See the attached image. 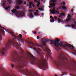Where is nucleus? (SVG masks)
Masks as SVG:
<instances>
[{"instance_id": "obj_15", "label": "nucleus", "mask_w": 76, "mask_h": 76, "mask_svg": "<svg viewBox=\"0 0 76 76\" xmlns=\"http://www.w3.org/2000/svg\"><path fill=\"white\" fill-rule=\"evenodd\" d=\"M36 12H35L34 13V15H35L36 16H38V15L39 16V15H38V13L37 12H39V11L38 10H36Z\"/></svg>"}, {"instance_id": "obj_25", "label": "nucleus", "mask_w": 76, "mask_h": 76, "mask_svg": "<svg viewBox=\"0 0 76 76\" xmlns=\"http://www.w3.org/2000/svg\"><path fill=\"white\" fill-rule=\"evenodd\" d=\"M60 15L61 16H65V14L64 13H62Z\"/></svg>"}, {"instance_id": "obj_11", "label": "nucleus", "mask_w": 76, "mask_h": 76, "mask_svg": "<svg viewBox=\"0 0 76 76\" xmlns=\"http://www.w3.org/2000/svg\"><path fill=\"white\" fill-rule=\"evenodd\" d=\"M6 1L5 0H4L2 4H1L2 6H3L4 7H7V6H6Z\"/></svg>"}, {"instance_id": "obj_60", "label": "nucleus", "mask_w": 76, "mask_h": 76, "mask_svg": "<svg viewBox=\"0 0 76 76\" xmlns=\"http://www.w3.org/2000/svg\"><path fill=\"white\" fill-rule=\"evenodd\" d=\"M72 15H73V14H72Z\"/></svg>"}, {"instance_id": "obj_51", "label": "nucleus", "mask_w": 76, "mask_h": 76, "mask_svg": "<svg viewBox=\"0 0 76 76\" xmlns=\"http://www.w3.org/2000/svg\"><path fill=\"white\" fill-rule=\"evenodd\" d=\"M64 75H65V74H62V76H64Z\"/></svg>"}, {"instance_id": "obj_2", "label": "nucleus", "mask_w": 76, "mask_h": 76, "mask_svg": "<svg viewBox=\"0 0 76 76\" xmlns=\"http://www.w3.org/2000/svg\"><path fill=\"white\" fill-rule=\"evenodd\" d=\"M10 34H11L12 37L14 38L12 40H10L6 43V47L4 48L0 49V52L3 55H7V51L6 49H10L11 48V45H13L14 47H15L17 50L20 49L22 51V53L23 52V50L22 48H19V46L20 45V43L18 42L17 41H19V42H23L24 40L21 39L22 37V35L20 34L19 35V37L15 35V34L13 32H10Z\"/></svg>"}, {"instance_id": "obj_31", "label": "nucleus", "mask_w": 76, "mask_h": 76, "mask_svg": "<svg viewBox=\"0 0 76 76\" xmlns=\"http://www.w3.org/2000/svg\"><path fill=\"white\" fill-rule=\"evenodd\" d=\"M29 11H30V13H32V12H34V11L32 10H30Z\"/></svg>"}, {"instance_id": "obj_47", "label": "nucleus", "mask_w": 76, "mask_h": 76, "mask_svg": "<svg viewBox=\"0 0 76 76\" xmlns=\"http://www.w3.org/2000/svg\"><path fill=\"white\" fill-rule=\"evenodd\" d=\"M74 54H76V51H74Z\"/></svg>"}, {"instance_id": "obj_46", "label": "nucleus", "mask_w": 76, "mask_h": 76, "mask_svg": "<svg viewBox=\"0 0 76 76\" xmlns=\"http://www.w3.org/2000/svg\"><path fill=\"white\" fill-rule=\"evenodd\" d=\"M63 5H65V2H63Z\"/></svg>"}, {"instance_id": "obj_10", "label": "nucleus", "mask_w": 76, "mask_h": 76, "mask_svg": "<svg viewBox=\"0 0 76 76\" xmlns=\"http://www.w3.org/2000/svg\"><path fill=\"white\" fill-rule=\"evenodd\" d=\"M61 8H62V9H64V10H66V9H67L66 7L64 6H62V7H58L57 9V10H58V9H61Z\"/></svg>"}, {"instance_id": "obj_1", "label": "nucleus", "mask_w": 76, "mask_h": 76, "mask_svg": "<svg viewBox=\"0 0 76 76\" xmlns=\"http://www.w3.org/2000/svg\"><path fill=\"white\" fill-rule=\"evenodd\" d=\"M38 53L39 56H40L41 57V58L37 61V58L29 52L27 53V56L26 58L22 59V56H19L18 53L15 51L14 55L12 56V60L13 62L18 63V64L20 65V68H23L26 66V64L27 63L28 60H30L32 64H37L40 69H41L44 71L46 70V69L48 68L47 60L44 58V56L42 53Z\"/></svg>"}, {"instance_id": "obj_32", "label": "nucleus", "mask_w": 76, "mask_h": 76, "mask_svg": "<svg viewBox=\"0 0 76 76\" xmlns=\"http://www.w3.org/2000/svg\"><path fill=\"white\" fill-rule=\"evenodd\" d=\"M38 50L40 51H41V52H42L43 51H42V50H41L40 48H39Z\"/></svg>"}, {"instance_id": "obj_9", "label": "nucleus", "mask_w": 76, "mask_h": 76, "mask_svg": "<svg viewBox=\"0 0 76 76\" xmlns=\"http://www.w3.org/2000/svg\"><path fill=\"white\" fill-rule=\"evenodd\" d=\"M16 2L18 5H21L23 3V2L21 1V0H16Z\"/></svg>"}, {"instance_id": "obj_22", "label": "nucleus", "mask_w": 76, "mask_h": 76, "mask_svg": "<svg viewBox=\"0 0 76 76\" xmlns=\"http://www.w3.org/2000/svg\"><path fill=\"white\" fill-rule=\"evenodd\" d=\"M50 5H51L52 7H55V6H56V4H50Z\"/></svg>"}, {"instance_id": "obj_17", "label": "nucleus", "mask_w": 76, "mask_h": 76, "mask_svg": "<svg viewBox=\"0 0 76 76\" xmlns=\"http://www.w3.org/2000/svg\"><path fill=\"white\" fill-rule=\"evenodd\" d=\"M12 12L13 13H15L17 12V10L15 9H14L12 11Z\"/></svg>"}, {"instance_id": "obj_41", "label": "nucleus", "mask_w": 76, "mask_h": 76, "mask_svg": "<svg viewBox=\"0 0 76 76\" xmlns=\"http://www.w3.org/2000/svg\"><path fill=\"white\" fill-rule=\"evenodd\" d=\"M50 18L52 19V18H53V17H52L51 16H50Z\"/></svg>"}, {"instance_id": "obj_20", "label": "nucleus", "mask_w": 76, "mask_h": 76, "mask_svg": "<svg viewBox=\"0 0 76 76\" xmlns=\"http://www.w3.org/2000/svg\"><path fill=\"white\" fill-rule=\"evenodd\" d=\"M72 28H75V27H76V24H73L72 26Z\"/></svg>"}, {"instance_id": "obj_8", "label": "nucleus", "mask_w": 76, "mask_h": 76, "mask_svg": "<svg viewBox=\"0 0 76 76\" xmlns=\"http://www.w3.org/2000/svg\"><path fill=\"white\" fill-rule=\"evenodd\" d=\"M50 13L54 14H56V13H58V11H56V9L55 8L53 9V10H50Z\"/></svg>"}, {"instance_id": "obj_23", "label": "nucleus", "mask_w": 76, "mask_h": 76, "mask_svg": "<svg viewBox=\"0 0 76 76\" xmlns=\"http://www.w3.org/2000/svg\"><path fill=\"white\" fill-rule=\"evenodd\" d=\"M39 10H40V11H44V8H39Z\"/></svg>"}, {"instance_id": "obj_49", "label": "nucleus", "mask_w": 76, "mask_h": 76, "mask_svg": "<svg viewBox=\"0 0 76 76\" xmlns=\"http://www.w3.org/2000/svg\"><path fill=\"white\" fill-rule=\"evenodd\" d=\"M61 15L60 16H59V18H60V17H61Z\"/></svg>"}, {"instance_id": "obj_39", "label": "nucleus", "mask_w": 76, "mask_h": 76, "mask_svg": "<svg viewBox=\"0 0 76 76\" xmlns=\"http://www.w3.org/2000/svg\"><path fill=\"white\" fill-rule=\"evenodd\" d=\"M37 7H39V5H37Z\"/></svg>"}, {"instance_id": "obj_44", "label": "nucleus", "mask_w": 76, "mask_h": 76, "mask_svg": "<svg viewBox=\"0 0 76 76\" xmlns=\"http://www.w3.org/2000/svg\"><path fill=\"white\" fill-rule=\"evenodd\" d=\"M26 1L24 2V4L26 5Z\"/></svg>"}, {"instance_id": "obj_34", "label": "nucleus", "mask_w": 76, "mask_h": 76, "mask_svg": "<svg viewBox=\"0 0 76 76\" xmlns=\"http://www.w3.org/2000/svg\"><path fill=\"white\" fill-rule=\"evenodd\" d=\"M54 18L55 20H56V19H57V17L56 16H55L54 17Z\"/></svg>"}, {"instance_id": "obj_29", "label": "nucleus", "mask_w": 76, "mask_h": 76, "mask_svg": "<svg viewBox=\"0 0 76 76\" xmlns=\"http://www.w3.org/2000/svg\"><path fill=\"white\" fill-rule=\"evenodd\" d=\"M12 0H8V1L9 2V4H11L12 3V1H11Z\"/></svg>"}, {"instance_id": "obj_12", "label": "nucleus", "mask_w": 76, "mask_h": 76, "mask_svg": "<svg viewBox=\"0 0 76 76\" xmlns=\"http://www.w3.org/2000/svg\"><path fill=\"white\" fill-rule=\"evenodd\" d=\"M28 16L31 19V18H34V15L32 13H30L29 15H28Z\"/></svg>"}, {"instance_id": "obj_16", "label": "nucleus", "mask_w": 76, "mask_h": 76, "mask_svg": "<svg viewBox=\"0 0 76 76\" xmlns=\"http://www.w3.org/2000/svg\"><path fill=\"white\" fill-rule=\"evenodd\" d=\"M29 4H30L29 5V6H30L29 8H32V4H33V3L32 2H30Z\"/></svg>"}, {"instance_id": "obj_6", "label": "nucleus", "mask_w": 76, "mask_h": 76, "mask_svg": "<svg viewBox=\"0 0 76 76\" xmlns=\"http://www.w3.org/2000/svg\"><path fill=\"white\" fill-rule=\"evenodd\" d=\"M16 14L17 17H22L25 16V12L20 10L17 11Z\"/></svg>"}, {"instance_id": "obj_61", "label": "nucleus", "mask_w": 76, "mask_h": 76, "mask_svg": "<svg viewBox=\"0 0 76 76\" xmlns=\"http://www.w3.org/2000/svg\"><path fill=\"white\" fill-rule=\"evenodd\" d=\"M62 4H61V5H62Z\"/></svg>"}, {"instance_id": "obj_24", "label": "nucleus", "mask_w": 76, "mask_h": 76, "mask_svg": "<svg viewBox=\"0 0 76 76\" xmlns=\"http://www.w3.org/2000/svg\"><path fill=\"white\" fill-rule=\"evenodd\" d=\"M10 7L9 6H8L7 7H6L5 8V10H8V9H10Z\"/></svg>"}, {"instance_id": "obj_55", "label": "nucleus", "mask_w": 76, "mask_h": 76, "mask_svg": "<svg viewBox=\"0 0 76 76\" xmlns=\"http://www.w3.org/2000/svg\"><path fill=\"white\" fill-rule=\"evenodd\" d=\"M74 22L75 23H76V21L74 20Z\"/></svg>"}, {"instance_id": "obj_18", "label": "nucleus", "mask_w": 76, "mask_h": 76, "mask_svg": "<svg viewBox=\"0 0 76 76\" xmlns=\"http://www.w3.org/2000/svg\"><path fill=\"white\" fill-rule=\"evenodd\" d=\"M0 27L1 28H2V29H3L6 32H9L8 30H7L4 27H2L1 26H0Z\"/></svg>"}, {"instance_id": "obj_19", "label": "nucleus", "mask_w": 76, "mask_h": 76, "mask_svg": "<svg viewBox=\"0 0 76 76\" xmlns=\"http://www.w3.org/2000/svg\"><path fill=\"white\" fill-rule=\"evenodd\" d=\"M70 20H71V18H68L66 19V22H68L69 21H70Z\"/></svg>"}, {"instance_id": "obj_59", "label": "nucleus", "mask_w": 76, "mask_h": 76, "mask_svg": "<svg viewBox=\"0 0 76 76\" xmlns=\"http://www.w3.org/2000/svg\"><path fill=\"white\" fill-rule=\"evenodd\" d=\"M29 39V38H27V39H26L27 40V39Z\"/></svg>"}, {"instance_id": "obj_52", "label": "nucleus", "mask_w": 76, "mask_h": 76, "mask_svg": "<svg viewBox=\"0 0 76 76\" xmlns=\"http://www.w3.org/2000/svg\"><path fill=\"white\" fill-rule=\"evenodd\" d=\"M58 15H59V14H60V13H59L58 12Z\"/></svg>"}, {"instance_id": "obj_58", "label": "nucleus", "mask_w": 76, "mask_h": 76, "mask_svg": "<svg viewBox=\"0 0 76 76\" xmlns=\"http://www.w3.org/2000/svg\"><path fill=\"white\" fill-rule=\"evenodd\" d=\"M69 14H68V16H69Z\"/></svg>"}, {"instance_id": "obj_28", "label": "nucleus", "mask_w": 76, "mask_h": 76, "mask_svg": "<svg viewBox=\"0 0 76 76\" xmlns=\"http://www.w3.org/2000/svg\"><path fill=\"white\" fill-rule=\"evenodd\" d=\"M19 7H19V6H16V7H15V9H19Z\"/></svg>"}, {"instance_id": "obj_21", "label": "nucleus", "mask_w": 76, "mask_h": 76, "mask_svg": "<svg viewBox=\"0 0 76 76\" xmlns=\"http://www.w3.org/2000/svg\"><path fill=\"white\" fill-rule=\"evenodd\" d=\"M54 21H55V20H54V18L51 19L50 20V22H54Z\"/></svg>"}, {"instance_id": "obj_50", "label": "nucleus", "mask_w": 76, "mask_h": 76, "mask_svg": "<svg viewBox=\"0 0 76 76\" xmlns=\"http://www.w3.org/2000/svg\"><path fill=\"white\" fill-rule=\"evenodd\" d=\"M28 2H29V1H31V0H28Z\"/></svg>"}, {"instance_id": "obj_38", "label": "nucleus", "mask_w": 76, "mask_h": 76, "mask_svg": "<svg viewBox=\"0 0 76 76\" xmlns=\"http://www.w3.org/2000/svg\"><path fill=\"white\" fill-rule=\"evenodd\" d=\"M34 2L35 3H36V2H38V1L37 0H34Z\"/></svg>"}, {"instance_id": "obj_27", "label": "nucleus", "mask_w": 76, "mask_h": 76, "mask_svg": "<svg viewBox=\"0 0 76 76\" xmlns=\"http://www.w3.org/2000/svg\"><path fill=\"white\" fill-rule=\"evenodd\" d=\"M2 40V38L1 37V35H0V41ZM1 45V43L0 42V45Z\"/></svg>"}, {"instance_id": "obj_30", "label": "nucleus", "mask_w": 76, "mask_h": 76, "mask_svg": "<svg viewBox=\"0 0 76 76\" xmlns=\"http://www.w3.org/2000/svg\"><path fill=\"white\" fill-rule=\"evenodd\" d=\"M21 32L22 34H24V33H25L23 30L21 31Z\"/></svg>"}, {"instance_id": "obj_48", "label": "nucleus", "mask_w": 76, "mask_h": 76, "mask_svg": "<svg viewBox=\"0 0 76 76\" xmlns=\"http://www.w3.org/2000/svg\"><path fill=\"white\" fill-rule=\"evenodd\" d=\"M35 5H32V6H33V7H35Z\"/></svg>"}, {"instance_id": "obj_56", "label": "nucleus", "mask_w": 76, "mask_h": 76, "mask_svg": "<svg viewBox=\"0 0 76 76\" xmlns=\"http://www.w3.org/2000/svg\"><path fill=\"white\" fill-rule=\"evenodd\" d=\"M55 76H57V75L55 74Z\"/></svg>"}, {"instance_id": "obj_35", "label": "nucleus", "mask_w": 76, "mask_h": 76, "mask_svg": "<svg viewBox=\"0 0 76 76\" xmlns=\"http://www.w3.org/2000/svg\"><path fill=\"white\" fill-rule=\"evenodd\" d=\"M33 34H37V32L34 31L33 32Z\"/></svg>"}, {"instance_id": "obj_5", "label": "nucleus", "mask_w": 76, "mask_h": 76, "mask_svg": "<svg viewBox=\"0 0 76 76\" xmlns=\"http://www.w3.org/2000/svg\"><path fill=\"white\" fill-rule=\"evenodd\" d=\"M58 59L54 61L56 65L58 67H63L64 65L60 63V61H63L64 60H67V58L63 56L62 53L59 54L58 55Z\"/></svg>"}, {"instance_id": "obj_42", "label": "nucleus", "mask_w": 76, "mask_h": 76, "mask_svg": "<svg viewBox=\"0 0 76 76\" xmlns=\"http://www.w3.org/2000/svg\"><path fill=\"white\" fill-rule=\"evenodd\" d=\"M39 36H37V39H39Z\"/></svg>"}, {"instance_id": "obj_57", "label": "nucleus", "mask_w": 76, "mask_h": 76, "mask_svg": "<svg viewBox=\"0 0 76 76\" xmlns=\"http://www.w3.org/2000/svg\"><path fill=\"white\" fill-rule=\"evenodd\" d=\"M73 76H76V75H73Z\"/></svg>"}, {"instance_id": "obj_45", "label": "nucleus", "mask_w": 76, "mask_h": 76, "mask_svg": "<svg viewBox=\"0 0 76 76\" xmlns=\"http://www.w3.org/2000/svg\"><path fill=\"white\" fill-rule=\"evenodd\" d=\"M49 8H51V7H52V6H49Z\"/></svg>"}, {"instance_id": "obj_63", "label": "nucleus", "mask_w": 76, "mask_h": 76, "mask_svg": "<svg viewBox=\"0 0 76 76\" xmlns=\"http://www.w3.org/2000/svg\"><path fill=\"white\" fill-rule=\"evenodd\" d=\"M42 1H43V0H41Z\"/></svg>"}, {"instance_id": "obj_37", "label": "nucleus", "mask_w": 76, "mask_h": 76, "mask_svg": "<svg viewBox=\"0 0 76 76\" xmlns=\"http://www.w3.org/2000/svg\"><path fill=\"white\" fill-rule=\"evenodd\" d=\"M73 9L72 8V10H71V11L72 12H73Z\"/></svg>"}, {"instance_id": "obj_40", "label": "nucleus", "mask_w": 76, "mask_h": 76, "mask_svg": "<svg viewBox=\"0 0 76 76\" xmlns=\"http://www.w3.org/2000/svg\"><path fill=\"white\" fill-rule=\"evenodd\" d=\"M70 15H68L67 18H70Z\"/></svg>"}, {"instance_id": "obj_62", "label": "nucleus", "mask_w": 76, "mask_h": 76, "mask_svg": "<svg viewBox=\"0 0 76 76\" xmlns=\"http://www.w3.org/2000/svg\"><path fill=\"white\" fill-rule=\"evenodd\" d=\"M31 48H33L32 47H31Z\"/></svg>"}, {"instance_id": "obj_3", "label": "nucleus", "mask_w": 76, "mask_h": 76, "mask_svg": "<svg viewBox=\"0 0 76 76\" xmlns=\"http://www.w3.org/2000/svg\"><path fill=\"white\" fill-rule=\"evenodd\" d=\"M50 44H54L56 47H58L60 45V46H62L63 47H66V48H69V47L71 48V47H72V49L74 48L73 46L68 44H64L62 43V42H60L59 44L58 43L60 42V40L57 39H56L55 41L54 40H50Z\"/></svg>"}, {"instance_id": "obj_4", "label": "nucleus", "mask_w": 76, "mask_h": 76, "mask_svg": "<svg viewBox=\"0 0 76 76\" xmlns=\"http://www.w3.org/2000/svg\"><path fill=\"white\" fill-rule=\"evenodd\" d=\"M42 42V44H43V45H39L37 44H34L33 42H31V41H30L29 40H28V41H27V42L29 44V45H32V46H33V47H35V46H36L37 47H40V48H42V49L43 50H44V47L45 46V45H46V42H49L50 41V40L48 39H44H44L42 38L41 40Z\"/></svg>"}, {"instance_id": "obj_64", "label": "nucleus", "mask_w": 76, "mask_h": 76, "mask_svg": "<svg viewBox=\"0 0 76 76\" xmlns=\"http://www.w3.org/2000/svg\"><path fill=\"white\" fill-rule=\"evenodd\" d=\"M39 1V0H38Z\"/></svg>"}, {"instance_id": "obj_53", "label": "nucleus", "mask_w": 76, "mask_h": 76, "mask_svg": "<svg viewBox=\"0 0 76 76\" xmlns=\"http://www.w3.org/2000/svg\"><path fill=\"white\" fill-rule=\"evenodd\" d=\"M33 49L34 51H35V49H36L35 48H34V49Z\"/></svg>"}, {"instance_id": "obj_7", "label": "nucleus", "mask_w": 76, "mask_h": 76, "mask_svg": "<svg viewBox=\"0 0 76 76\" xmlns=\"http://www.w3.org/2000/svg\"><path fill=\"white\" fill-rule=\"evenodd\" d=\"M45 49H46L47 51V53L48 55L47 56V58H49V57H51V51L48 48H45Z\"/></svg>"}, {"instance_id": "obj_43", "label": "nucleus", "mask_w": 76, "mask_h": 76, "mask_svg": "<svg viewBox=\"0 0 76 76\" xmlns=\"http://www.w3.org/2000/svg\"><path fill=\"white\" fill-rule=\"evenodd\" d=\"M12 68H13V67H14V65H13V64H12Z\"/></svg>"}, {"instance_id": "obj_54", "label": "nucleus", "mask_w": 76, "mask_h": 76, "mask_svg": "<svg viewBox=\"0 0 76 76\" xmlns=\"http://www.w3.org/2000/svg\"><path fill=\"white\" fill-rule=\"evenodd\" d=\"M42 16H43V15H44V14L42 13Z\"/></svg>"}, {"instance_id": "obj_14", "label": "nucleus", "mask_w": 76, "mask_h": 76, "mask_svg": "<svg viewBox=\"0 0 76 76\" xmlns=\"http://www.w3.org/2000/svg\"><path fill=\"white\" fill-rule=\"evenodd\" d=\"M0 32L1 34H2V35L4 36H5V33L4 32V30H1V31H0Z\"/></svg>"}, {"instance_id": "obj_36", "label": "nucleus", "mask_w": 76, "mask_h": 76, "mask_svg": "<svg viewBox=\"0 0 76 76\" xmlns=\"http://www.w3.org/2000/svg\"><path fill=\"white\" fill-rule=\"evenodd\" d=\"M37 4L38 5H40V4H41V3H40V2H38L37 3Z\"/></svg>"}, {"instance_id": "obj_33", "label": "nucleus", "mask_w": 76, "mask_h": 76, "mask_svg": "<svg viewBox=\"0 0 76 76\" xmlns=\"http://www.w3.org/2000/svg\"><path fill=\"white\" fill-rule=\"evenodd\" d=\"M66 26L67 27H71V26L69 25V24H67V25H66Z\"/></svg>"}, {"instance_id": "obj_13", "label": "nucleus", "mask_w": 76, "mask_h": 76, "mask_svg": "<svg viewBox=\"0 0 76 76\" xmlns=\"http://www.w3.org/2000/svg\"><path fill=\"white\" fill-rule=\"evenodd\" d=\"M58 23H61V22H63L64 20L63 19H60V18L58 19Z\"/></svg>"}, {"instance_id": "obj_26", "label": "nucleus", "mask_w": 76, "mask_h": 76, "mask_svg": "<svg viewBox=\"0 0 76 76\" xmlns=\"http://www.w3.org/2000/svg\"><path fill=\"white\" fill-rule=\"evenodd\" d=\"M51 1L52 3H56V0H51Z\"/></svg>"}]
</instances>
